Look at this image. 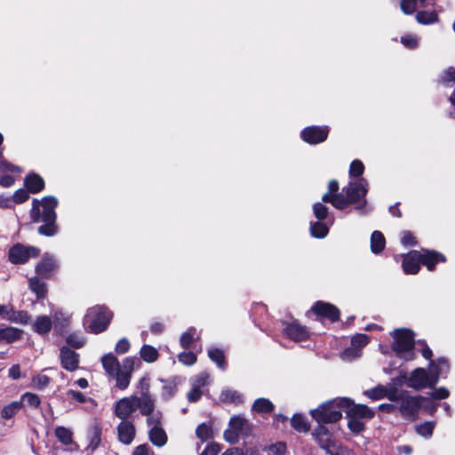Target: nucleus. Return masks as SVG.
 I'll return each mask as SVG.
<instances>
[{
    "instance_id": "nucleus-21",
    "label": "nucleus",
    "mask_w": 455,
    "mask_h": 455,
    "mask_svg": "<svg viewBox=\"0 0 455 455\" xmlns=\"http://www.w3.org/2000/svg\"><path fill=\"white\" fill-rule=\"evenodd\" d=\"M345 411L349 417L356 419H371L374 416V412L370 410L367 406L363 404H355L350 400V405L345 407Z\"/></svg>"
},
{
    "instance_id": "nucleus-35",
    "label": "nucleus",
    "mask_w": 455,
    "mask_h": 455,
    "mask_svg": "<svg viewBox=\"0 0 455 455\" xmlns=\"http://www.w3.org/2000/svg\"><path fill=\"white\" fill-rule=\"evenodd\" d=\"M329 228L321 222L311 223L310 234L312 236L316 238H323L327 235Z\"/></svg>"
},
{
    "instance_id": "nucleus-48",
    "label": "nucleus",
    "mask_w": 455,
    "mask_h": 455,
    "mask_svg": "<svg viewBox=\"0 0 455 455\" xmlns=\"http://www.w3.org/2000/svg\"><path fill=\"white\" fill-rule=\"evenodd\" d=\"M369 343V337L365 334H356L351 339V345L361 349Z\"/></svg>"
},
{
    "instance_id": "nucleus-44",
    "label": "nucleus",
    "mask_w": 455,
    "mask_h": 455,
    "mask_svg": "<svg viewBox=\"0 0 455 455\" xmlns=\"http://www.w3.org/2000/svg\"><path fill=\"white\" fill-rule=\"evenodd\" d=\"M29 315L26 311H12L10 321L17 323H27L29 321Z\"/></svg>"
},
{
    "instance_id": "nucleus-17",
    "label": "nucleus",
    "mask_w": 455,
    "mask_h": 455,
    "mask_svg": "<svg viewBox=\"0 0 455 455\" xmlns=\"http://www.w3.org/2000/svg\"><path fill=\"white\" fill-rule=\"evenodd\" d=\"M135 427L128 421L123 420L117 427V435L119 441L124 444H130L135 437Z\"/></svg>"
},
{
    "instance_id": "nucleus-15",
    "label": "nucleus",
    "mask_w": 455,
    "mask_h": 455,
    "mask_svg": "<svg viewBox=\"0 0 455 455\" xmlns=\"http://www.w3.org/2000/svg\"><path fill=\"white\" fill-rule=\"evenodd\" d=\"M421 252L411 251L403 257V270L407 275H415L420 269Z\"/></svg>"
},
{
    "instance_id": "nucleus-54",
    "label": "nucleus",
    "mask_w": 455,
    "mask_h": 455,
    "mask_svg": "<svg viewBox=\"0 0 455 455\" xmlns=\"http://www.w3.org/2000/svg\"><path fill=\"white\" fill-rule=\"evenodd\" d=\"M349 418H350V419L348 421L349 429L355 434L362 432L364 428V424L362 422V420L360 419H356L354 417H349Z\"/></svg>"
},
{
    "instance_id": "nucleus-45",
    "label": "nucleus",
    "mask_w": 455,
    "mask_h": 455,
    "mask_svg": "<svg viewBox=\"0 0 455 455\" xmlns=\"http://www.w3.org/2000/svg\"><path fill=\"white\" fill-rule=\"evenodd\" d=\"M360 355H361L360 350L351 345L350 347H347V349H345L342 352L340 356H341L342 360H344V361H351V360L360 357Z\"/></svg>"
},
{
    "instance_id": "nucleus-63",
    "label": "nucleus",
    "mask_w": 455,
    "mask_h": 455,
    "mask_svg": "<svg viewBox=\"0 0 455 455\" xmlns=\"http://www.w3.org/2000/svg\"><path fill=\"white\" fill-rule=\"evenodd\" d=\"M28 192L26 189H19L13 195V200L17 204H21L28 199Z\"/></svg>"
},
{
    "instance_id": "nucleus-57",
    "label": "nucleus",
    "mask_w": 455,
    "mask_h": 455,
    "mask_svg": "<svg viewBox=\"0 0 455 455\" xmlns=\"http://www.w3.org/2000/svg\"><path fill=\"white\" fill-rule=\"evenodd\" d=\"M67 343L75 348H80L84 346V340L82 337L71 334L67 338Z\"/></svg>"
},
{
    "instance_id": "nucleus-59",
    "label": "nucleus",
    "mask_w": 455,
    "mask_h": 455,
    "mask_svg": "<svg viewBox=\"0 0 455 455\" xmlns=\"http://www.w3.org/2000/svg\"><path fill=\"white\" fill-rule=\"evenodd\" d=\"M0 172H21V169L19 166L13 165L4 160L0 162Z\"/></svg>"
},
{
    "instance_id": "nucleus-41",
    "label": "nucleus",
    "mask_w": 455,
    "mask_h": 455,
    "mask_svg": "<svg viewBox=\"0 0 455 455\" xmlns=\"http://www.w3.org/2000/svg\"><path fill=\"white\" fill-rule=\"evenodd\" d=\"M220 398L223 402L238 403L242 401L241 395L234 390H225L221 393Z\"/></svg>"
},
{
    "instance_id": "nucleus-47",
    "label": "nucleus",
    "mask_w": 455,
    "mask_h": 455,
    "mask_svg": "<svg viewBox=\"0 0 455 455\" xmlns=\"http://www.w3.org/2000/svg\"><path fill=\"white\" fill-rule=\"evenodd\" d=\"M210 382V375L206 372H202L194 379H191V385L198 388H202L203 387L208 385Z\"/></svg>"
},
{
    "instance_id": "nucleus-13",
    "label": "nucleus",
    "mask_w": 455,
    "mask_h": 455,
    "mask_svg": "<svg viewBox=\"0 0 455 455\" xmlns=\"http://www.w3.org/2000/svg\"><path fill=\"white\" fill-rule=\"evenodd\" d=\"M58 262L54 256L45 253L36 266V273L44 278H50L57 270Z\"/></svg>"
},
{
    "instance_id": "nucleus-39",
    "label": "nucleus",
    "mask_w": 455,
    "mask_h": 455,
    "mask_svg": "<svg viewBox=\"0 0 455 455\" xmlns=\"http://www.w3.org/2000/svg\"><path fill=\"white\" fill-rule=\"evenodd\" d=\"M435 428V423L431 421L425 422L416 427L417 433L424 437L429 438Z\"/></svg>"
},
{
    "instance_id": "nucleus-33",
    "label": "nucleus",
    "mask_w": 455,
    "mask_h": 455,
    "mask_svg": "<svg viewBox=\"0 0 455 455\" xmlns=\"http://www.w3.org/2000/svg\"><path fill=\"white\" fill-rule=\"evenodd\" d=\"M274 409L273 403L266 398H259L255 400L252 405V411L259 413L271 412Z\"/></svg>"
},
{
    "instance_id": "nucleus-2",
    "label": "nucleus",
    "mask_w": 455,
    "mask_h": 455,
    "mask_svg": "<svg viewBox=\"0 0 455 455\" xmlns=\"http://www.w3.org/2000/svg\"><path fill=\"white\" fill-rule=\"evenodd\" d=\"M58 200L54 196H45L42 201L34 200L31 209V218L34 222L43 221L44 224L38 228V233L43 235L52 236L57 232L55 225V208Z\"/></svg>"
},
{
    "instance_id": "nucleus-58",
    "label": "nucleus",
    "mask_w": 455,
    "mask_h": 455,
    "mask_svg": "<svg viewBox=\"0 0 455 455\" xmlns=\"http://www.w3.org/2000/svg\"><path fill=\"white\" fill-rule=\"evenodd\" d=\"M401 243L405 246H412L416 244V239L410 231L401 233Z\"/></svg>"
},
{
    "instance_id": "nucleus-38",
    "label": "nucleus",
    "mask_w": 455,
    "mask_h": 455,
    "mask_svg": "<svg viewBox=\"0 0 455 455\" xmlns=\"http://www.w3.org/2000/svg\"><path fill=\"white\" fill-rule=\"evenodd\" d=\"M114 376L116 378V386L120 389L124 390L129 386L131 381L130 372L122 371L120 370Z\"/></svg>"
},
{
    "instance_id": "nucleus-64",
    "label": "nucleus",
    "mask_w": 455,
    "mask_h": 455,
    "mask_svg": "<svg viewBox=\"0 0 455 455\" xmlns=\"http://www.w3.org/2000/svg\"><path fill=\"white\" fill-rule=\"evenodd\" d=\"M220 451L219 444L217 443H209L205 450L200 455H217Z\"/></svg>"
},
{
    "instance_id": "nucleus-5",
    "label": "nucleus",
    "mask_w": 455,
    "mask_h": 455,
    "mask_svg": "<svg viewBox=\"0 0 455 455\" xmlns=\"http://www.w3.org/2000/svg\"><path fill=\"white\" fill-rule=\"evenodd\" d=\"M113 314L104 306H94L90 307L83 321L86 331L92 333H100L109 325Z\"/></svg>"
},
{
    "instance_id": "nucleus-8",
    "label": "nucleus",
    "mask_w": 455,
    "mask_h": 455,
    "mask_svg": "<svg viewBox=\"0 0 455 455\" xmlns=\"http://www.w3.org/2000/svg\"><path fill=\"white\" fill-rule=\"evenodd\" d=\"M405 379L406 385L416 390L426 387H434L437 384L436 375H433L431 371H427L424 368L415 369L409 377L405 374L399 378V382Z\"/></svg>"
},
{
    "instance_id": "nucleus-18",
    "label": "nucleus",
    "mask_w": 455,
    "mask_h": 455,
    "mask_svg": "<svg viewBox=\"0 0 455 455\" xmlns=\"http://www.w3.org/2000/svg\"><path fill=\"white\" fill-rule=\"evenodd\" d=\"M60 360L63 368L69 371H73L78 368V355L68 347L61 348Z\"/></svg>"
},
{
    "instance_id": "nucleus-56",
    "label": "nucleus",
    "mask_w": 455,
    "mask_h": 455,
    "mask_svg": "<svg viewBox=\"0 0 455 455\" xmlns=\"http://www.w3.org/2000/svg\"><path fill=\"white\" fill-rule=\"evenodd\" d=\"M339 190V183L337 180H331L328 185V192L323 196H329V199L335 198L337 196H342V194L338 193Z\"/></svg>"
},
{
    "instance_id": "nucleus-31",
    "label": "nucleus",
    "mask_w": 455,
    "mask_h": 455,
    "mask_svg": "<svg viewBox=\"0 0 455 455\" xmlns=\"http://www.w3.org/2000/svg\"><path fill=\"white\" fill-rule=\"evenodd\" d=\"M21 331L13 328L6 327L0 329V341L5 340L6 342H13L20 338Z\"/></svg>"
},
{
    "instance_id": "nucleus-6",
    "label": "nucleus",
    "mask_w": 455,
    "mask_h": 455,
    "mask_svg": "<svg viewBox=\"0 0 455 455\" xmlns=\"http://www.w3.org/2000/svg\"><path fill=\"white\" fill-rule=\"evenodd\" d=\"M394 343L392 346L395 355L404 361H411L415 358L414 338L411 331L407 329L396 330L392 333Z\"/></svg>"
},
{
    "instance_id": "nucleus-53",
    "label": "nucleus",
    "mask_w": 455,
    "mask_h": 455,
    "mask_svg": "<svg viewBox=\"0 0 455 455\" xmlns=\"http://www.w3.org/2000/svg\"><path fill=\"white\" fill-rule=\"evenodd\" d=\"M50 379L46 375H36L32 379V384L38 389H43L48 386Z\"/></svg>"
},
{
    "instance_id": "nucleus-50",
    "label": "nucleus",
    "mask_w": 455,
    "mask_h": 455,
    "mask_svg": "<svg viewBox=\"0 0 455 455\" xmlns=\"http://www.w3.org/2000/svg\"><path fill=\"white\" fill-rule=\"evenodd\" d=\"M364 171V166L363 163L359 160H354L349 168V174L353 177H359L363 174Z\"/></svg>"
},
{
    "instance_id": "nucleus-27",
    "label": "nucleus",
    "mask_w": 455,
    "mask_h": 455,
    "mask_svg": "<svg viewBox=\"0 0 455 455\" xmlns=\"http://www.w3.org/2000/svg\"><path fill=\"white\" fill-rule=\"evenodd\" d=\"M25 186L31 193H37L44 187V180L37 174L28 175L25 179Z\"/></svg>"
},
{
    "instance_id": "nucleus-37",
    "label": "nucleus",
    "mask_w": 455,
    "mask_h": 455,
    "mask_svg": "<svg viewBox=\"0 0 455 455\" xmlns=\"http://www.w3.org/2000/svg\"><path fill=\"white\" fill-rule=\"evenodd\" d=\"M55 435L58 440L65 445L72 443V432L64 427H56Z\"/></svg>"
},
{
    "instance_id": "nucleus-11",
    "label": "nucleus",
    "mask_w": 455,
    "mask_h": 455,
    "mask_svg": "<svg viewBox=\"0 0 455 455\" xmlns=\"http://www.w3.org/2000/svg\"><path fill=\"white\" fill-rule=\"evenodd\" d=\"M148 425L149 427V440L158 447L164 446L167 442V435L160 427V417L158 414L151 413L148 415Z\"/></svg>"
},
{
    "instance_id": "nucleus-51",
    "label": "nucleus",
    "mask_w": 455,
    "mask_h": 455,
    "mask_svg": "<svg viewBox=\"0 0 455 455\" xmlns=\"http://www.w3.org/2000/svg\"><path fill=\"white\" fill-rule=\"evenodd\" d=\"M179 361L185 365H193L196 362V355L193 352H183L178 356Z\"/></svg>"
},
{
    "instance_id": "nucleus-20",
    "label": "nucleus",
    "mask_w": 455,
    "mask_h": 455,
    "mask_svg": "<svg viewBox=\"0 0 455 455\" xmlns=\"http://www.w3.org/2000/svg\"><path fill=\"white\" fill-rule=\"evenodd\" d=\"M419 397L403 396L402 397L400 411L405 417L413 416L419 410Z\"/></svg>"
},
{
    "instance_id": "nucleus-29",
    "label": "nucleus",
    "mask_w": 455,
    "mask_h": 455,
    "mask_svg": "<svg viewBox=\"0 0 455 455\" xmlns=\"http://www.w3.org/2000/svg\"><path fill=\"white\" fill-rule=\"evenodd\" d=\"M140 355L143 361L151 363L157 360L159 354L156 347L150 345H144L140 350Z\"/></svg>"
},
{
    "instance_id": "nucleus-62",
    "label": "nucleus",
    "mask_w": 455,
    "mask_h": 455,
    "mask_svg": "<svg viewBox=\"0 0 455 455\" xmlns=\"http://www.w3.org/2000/svg\"><path fill=\"white\" fill-rule=\"evenodd\" d=\"M286 451V445L283 443H277L269 447L268 452L273 455H283Z\"/></svg>"
},
{
    "instance_id": "nucleus-60",
    "label": "nucleus",
    "mask_w": 455,
    "mask_h": 455,
    "mask_svg": "<svg viewBox=\"0 0 455 455\" xmlns=\"http://www.w3.org/2000/svg\"><path fill=\"white\" fill-rule=\"evenodd\" d=\"M130 342L127 339L123 338L118 340L116 345L115 350L118 354H124L130 349Z\"/></svg>"
},
{
    "instance_id": "nucleus-25",
    "label": "nucleus",
    "mask_w": 455,
    "mask_h": 455,
    "mask_svg": "<svg viewBox=\"0 0 455 455\" xmlns=\"http://www.w3.org/2000/svg\"><path fill=\"white\" fill-rule=\"evenodd\" d=\"M416 20L422 25H431L439 21L438 12L435 10L427 11L422 10L419 11L416 13Z\"/></svg>"
},
{
    "instance_id": "nucleus-23",
    "label": "nucleus",
    "mask_w": 455,
    "mask_h": 455,
    "mask_svg": "<svg viewBox=\"0 0 455 455\" xmlns=\"http://www.w3.org/2000/svg\"><path fill=\"white\" fill-rule=\"evenodd\" d=\"M428 368L433 375H436L438 381L440 377L445 376L449 372L450 365L446 359L439 358L436 361L430 360Z\"/></svg>"
},
{
    "instance_id": "nucleus-55",
    "label": "nucleus",
    "mask_w": 455,
    "mask_h": 455,
    "mask_svg": "<svg viewBox=\"0 0 455 455\" xmlns=\"http://www.w3.org/2000/svg\"><path fill=\"white\" fill-rule=\"evenodd\" d=\"M365 395L373 400H379L386 396V389L384 387H377L365 392Z\"/></svg>"
},
{
    "instance_id": "nucleus-22",
    "label": "nucleus",
    "mask_w": 455,
    "mask_h": 455,
    "mask_svg": "<svg viewBox=\"0 0 455 455\" xmlns=\"http://www.w3.org/2000/svg\"><path fill=\"white\" fill-rule=\"evenodd\" d=\"M445 260L444 255L435 251L426 250L421 253L420 263L425 265L430 271L435 269L436 263L444 262Z\"/></svg>"
},
{
    "instance_id": "nucleus-12",
    "label": "nucleus",
    "mask_w": 455,
    "mask_h": 455,
    "mask_svg": "<svg viewBox=\"0 0 455 455\" xmlns=\"http://www.w3.org/2000/svg\"><path fill=\"white\" fill-rule=\"evenodd\" d=\"M328 133V126H309L301 132V138L307 143L318 144L327 139Z\"/></svg>"
},
{
    "instance_id": "nucleus-9",
    "label": "nucleus",
    "mask_w": 455,
    "mask_h": 455,
    "mask_svg": "<svg viewBox=\"0 0 455 455\" xmlns=\"http://www.w3.org/2000/svg\"><path fill=\"white\" fill-rule=\"evenodd\" d=\"M39 253L40 250L36 247L17 243L9 250L8 257L12 264H24L30 259L36 258Z\"/></svg>"
},
{
    "instance_id": "nucleus-36",
    "label": "nucleus",
    "mask_w": 455,
    "mask_h": 455,
    "mask_svg": "<svg viewBox=\"0 0 455 455\" xmlns=\"http://www.w3.org/2000/svg\"><path fill=\"white\" fill-rule=\"evenodd\" d=\"M291 423L292 427L299 432H307L309 430V425L307 419L299 414L294 415Z\"/></svg>"
},
{
    "instance_id": "nucleus-52",
    "label": "nucleus",
    "mask_w": 455,
    "mask_h": 455,
    "mask_svg": "<svg viewBox=\"0 0 455 455\" xmlns=\"http://www.w3.org/2000/svg\"><path fill=\"white\" fill-rule=\"evenodd\" d=\"M22 403H27L31 407H37L39 406L41 401L38 395L32 393H26L23 395L21 399Z\"/></svg>"
},
{
    "instance_id": "nucleus-43",
    "label": "nucleus",
    "mask_w": 455,
    "mask_h": 455,
    "mask_svg": "<svg viewBox=\"0 0 455 455\" xmlns=\"http://www.w3.org/2000/svg\"><path fill=\"white\" fill-rule=\"evenodd\" d=\"M439 82L445 86H450V83H455V69L449 68L444 70L440 76Z\"/></svg>"
},
{
    "instance_id": "nucleus-34",
    "label": "nucleus",
    "mask_w": 455,
    "mask_h": 455,
    "mask_svg": "<svg viewBox=\"0 0 455 455\" xmlns=\"http://www.w3.org/2000/svg\"><path fill=\"white\" fill-rule=\"evenodd\" d=\"M21 401H14L3 408L2 417L4 419H11L21 409Z\"/></svg>"
},
{
    "instance_id": "nucleus-49",
    "label": "nucleus",
    "mask_w": 455,
    "mask_h": 455,
    "mask_svg": "<svg viewBox=\"0 0 455 455\" xmlns=\"http://www.w3.org/2000/svg\"><path fill=\"white\" fill-rule=\"evenodd\" d=\"M313 212L315 217L322 220L326 219L328 214V208L321 203H316L313 205Z\"/></svg>"
},
{
    "instance_id": "nucleus-3",
    "label": "nucleus",
    "mask_w": 455,
    "mask_h": 455,
    "mask_svg": "<svg viewBox=\"0 0 455 455\" xmlns=\"http://www.w3.org/2000/svg\"><path fill=\"white\" fill-rule=\"evenodd\" d=\"M346 196H337L335 198L329 199V196H323L322 200L324 203L331 204L339 210H344L348 204H355L356 209H362L367 204L365 199L368 192V182L364 179H359L350 181L347 187L343 188Z\"/></svg>"
},
{
    "instance_id": "nucleus-61",
    "label": "nucleus",
    "mask_w": 455,
    "mask_h": 455,
    "mask_svg": "<svg viewBox=\"0 0 455 455\" xmlns=\"http://www.w3.org/2000/svg\"><path fill=\"white\" fill-rule=\"evenodd\" d=\"M52 316L56 324H59L61 327L68 325V317L66 316L61 311H54Z\"/></svg>"
},
{
    "instance_id": "nucleus-30",
    "label": "nucleus",
    "mask_w": 455,
    "mask_h": 455,
    "mask_svg": "<svg viewBox=\"0 0 455 455\" xmlns=\"http://www.w3.org/2000/svg\"><path fill=\"white\" fill-rule=\"evenodd\" d=\"M386 244L385 237L379 231H374L371 236V250L373 253L380 252Z\"/></svg>"
},
{
    "instance_id": "nucleus-46",
    "label": "nucleus",
    "mask_w": 455,
    "mask_h": 455,
    "mask_svg": "<svg viewBox=\"0 0 455 455\" xmlns=\"http://www.w3.org/2000/svg\"><path fill=\"white\" fill-rule=\"evenodd\" d=\"M401 43L409 49H415L419 45V38L416 35H405L401 37Z\"/></svg>"
},
{
    "instance_id": "nucleus-26",
    "label": "nucleus",
    "mask_w": 455,
    "mask_h": 455,
    "mask_svg": "<svg viewBox=\"0 0 455 455\" xmlns=\"http://www.w3.org/2000/svg\"><path fill=\"white\" fill-rule=\"evenodd\" d=\"M101 362L105 371L110 376H114L118 371H120L119 362L112 354L105 355L102 357Z\"/></svg>"
},
{
    "instance_id": "nucleus-14",
    "label": "nucleus",
    "mask_w": 455,
    "mask_h": 455,
    "mask_svg": "<svg viewBox=\"0 0 455 455\" xmlns=\"http://www.w3.org/2000/svg\"><path fill=\"white\" fill-rule=\"evenodd\" d=\"M283 333L295 342H301L309 338L308 331L296 321L287 323L283 328Z\"/></svg>"
},
{
    "instance_id": "nucleus-7",
    "label": "nucleus",
    "mask_w": 455,
    "mask_h": 455,
    "mask_svg": "<svg viewBox=\"0 0 455 455\" xmlns=\"http://www.w3.org/2000/svg\"><path fill=\"white\" fill-rule=\"evenodd\" d=\"M320 447L329 455H353L352 451L335 441L324 426H319L313 433Z\"/></svg>"
},
{
    "instance_id": "nucleus-28",
    "label": "nucleus",
    "mask_w": 455,
    "mask_h": 455,
    "mask_svg": "<svg viewBox=\"0 0 455 455\" xmlns=\"http://www.w3.org/2000/svg\"><path fill=\"white\" fill-rule=\"evenodd\" d=\"M29 288L38 299L44 298L47 294L46 283L37 276L32 277L28 281Z\"/></svg>"
},
{
    "instance_id": "nucleus-19",
    "label": "nucleus",
    "mask_w": 455,
    "mask_h": 455,
    "mask_svg": "<svg viewBox=\"0 0 455 455\" xmlns=\"http://www.w3.org/2000/svg\"><path fill=\"white\" fill-rule=\"evenodd\" d=\"M435 2V0H401L400 7L404 14L411 15L415 12L418 6L420 8L434 6Z\"/></svg>"
},
{
    "instance_id": "nucleus-10",
    "label": "nucleus",
    "mask_w": 455,
    "mask_h": 455,
    "mask_svg": "<svg viewBox=\"0 0 455 455\" xmlns=\"http://www.w3.org/2000/svg\"><path fill=\"white\" fill-rule=\"evenodd\" d=\"M250 432V424L241 417H233L229 421V427L224 432V438L231 443L237 442L239 435H247Z\"/></svg>"
},
{
    "instance_id": "nucleus-24",
    "label": "nucleus",
    "mask_w": 455,
    "mask_h": 455,
    "mask_svg": "<svg viewBox=\"0 0 455 455\" xmlns=\"http://www.w3.org/2000/svg\"><path fill=\"white\" fill-rule=\"evenodd\" d=\"M52 327V318L48 315H39L36 318L32 324L34 331L38 334L48 333Z\"/></svg>"
},
{
    "instance_id": "nucleus-40",
    "label": "nucleus",
    "mask_w": 455,
    "mask_h": 455,
    "mask_svg": "<svg viewBox=\"0 0 455 455\" xmlns=\"http://www.w3.org/2000/svg\"><path fill=\"white\" fill-rule=\"evenodd\" d=\"M196 436L201 439L202 441H207L212 436V428L206 425L205 423H203L199 425L196 430Z\"/></svg>"
},
{
    "instance_id": "nucleus-16",
    "label": "nucleus",
    "mask_w": 455,
    "mask_h": 455,
    "mask_svg": "<svg viewBox=\"0 0 455 455\" xmlns=\"http://www.w3.org/2000/svg\"><path fill=\"white\" fill-rule=\"evenodd\" d=\"M312 310L320 316L329 318L331 321H337L339 317V310L333 305L323 301L316 302Z\"/></svg>"
},
{
    "instance_id": "nucleus-32",
    "label": "nucleus",
    "mask_w": 455,
    "mask_h": 455,
    "mask_svg": "<svg viewBox=\"0 0 455 455\" xmlns=\"http://www.w3.org/2000/svg\"><path fill=\"white\" fill-rule=\"evenodd\" d=\"M208 356L210 359L214 362L220 368L225 369L226 367V362H225V356L222 350L217 348V347H209L208 349Z\"/></svg>"
},
{
    "instance_id": "nucleus-4",
    "label": "nucleus",
    "mask_w": 455,
    "mask_h": 455,
    "mask_svg": "<svg viewBox=\"0 0 455 455\" xmlns=\"http://www.w3.org/2000/svg\"><path fill=\"white\" fill-rule=\"evenodd\" d=\"M350 405V399L346 397H339L333 400L327 401L318 408L310 411V414L315 419L319 426L326 423H333L339 421L341 417V410Z\"/></svg>"
},
{
    "instance_id": "nucleus-42",
    "label": "nucleus",
    "mask_w": 455,
    "mask_h": 455,
    "mask_svg": "<svg viewBox=\"0 0 455 455\" xmlns=\"http://www.w3.org/2000/svg\"><path fill=\"white\" fill-rule=\"evenodd\" d=\"M196 335V330L195 328H190L188 331L184 332L180 337V344L184 348L190 347V345L195 340V336Z\"/></svg>"
},
{
    "instance_id": "nucleus-1",
    "label": "nucleus",
    "mask_w": 455,
    "mask_h": 455,
    "mask_svg": "<svg viewBox=\"0 0 455 455\" xmlns=\"http://www.w3.org/2000/svg\"><path fill=\"white\" fill-rule=\"evenodd\" d=\"M140 386L141 391V395L140 397L136 395H131L122 398L116 402L115 406V414L116 417L124 420L138 409L140 410L141 414L146 416L151 414L154 411V400L148 394V379H141Z\"/></svg>"
}]
</instances>
